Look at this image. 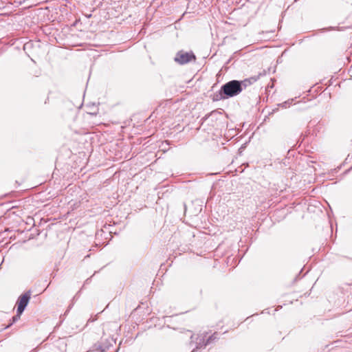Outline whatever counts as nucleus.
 I'll return each instance as SVG.
<instances>
[{
	"label": "nucleus",
	"instance_id": "nucleus-1",
	"mask_svg": "<svg viewBox=\"0 0 352 352\" xmlns=\"http://www.w3.org/2000/svg\"><path fill=\"white\" fill-rule=\"evenodd\" d=\"M221 87L223 94L228 98L236 96L242 91L241 87H240L239 82L237 80H232L223 85Z\"/></svg>",
	"mask_w": 352,
	"mask_h": 352
},
{
	"label": "nucleus",
	"instance_id": "nucleus-2",
	"mask_svg": "<svg viewBox=\"0 0 352 352\" xmlns=\"http://www.w3.org/2000/svg\"><path fill=\"white\" fill-rule=\"evenodd\" d=\"M195 60L196 56L192 52H186L183 50L179 51L174 58V60L179 65H185Z\"/></svg>",
	"mask_w": 352,
	"mask_h": 352
},
{
	"label": "nucleus",
	"instance_id": "nucleus-3",
	"mask_svg": "<svg viewBox=\"0 0 352 352\" xmlns=\"http://www.w3.org/2000/svg\"><path fill=\"white\" fill-rule=\"evenodd\" d=\"M31 298V292L28 291L25 294L21 295L17 300V309L16 311L19 314H22L25 307H27L30 299Z\"/></svg>",
	"mask_w": 352,
	"mask_h": 352
},
{
	"label": "nucleus",
	"instance_id": "nucleus-4",
	"mask_svg": "<svg viewBox=\"0 0 352 352\" xmlns=\"http://www.w3.org/2000/svg\"><path fill=\"white\" fill-rule=\"evenodd\" d=\"M261 74H259L257 76H251L248 78H245L243 80H239L240 87H241L242 91L250 85L256 82L260 78Z\"/></svg>",
	"mask_w": 352,
	"mask_h": 352
},
{
	"label": "nucleus",
	"instance_id": "nucleus-5",
	"mask_svg": "<svg viewBox=\"0 0 352 352\" xmlns=\"http://www.w3.org/2000/svg\"><path fill=\"white\" fill-rule=\"evenodd\" d=\"M206 335H201L197 337V341H196V348L197 349H200L202 347H205L206 346L204 344L206 342Z\"/></svg>",
	"mask_w": 352,
	"mask_h": 352
},
{
	"label": "nucleus",
	"instance_id": "nucleus-6",
	"mask_svg": "<svg viewBox=\"0 0 352 352\" xmlns=\"http://www.w3.org/2000/svg\"><path fill=\"white\" fill-rule=\"evenodd\" d=\"M226 99H228V98L223 94L221 87L219 91L214 94L213 97H212L213 101H219V100H223Z\"/></svg>",
	"mask_w": 352,
	"mask_h": 352
},
{
	"label": "nucleus",
	"instance_id": "nucleus-7",
	"mask_svg": "<svg viewBox=\"0 0 352 352\" xmlns=\"http://www.w3.org/2000/svg\"><path fill=\"white\" fill-rule=\"evenodd\" d=\"M217 333H213L212 336H209L207 340H206V344H204L205 345H208L209 344H210L212 341L215 340L216 339H217Z\"/></svg>",
	"mask_w": 352,
	"mask_h": 352
},
{
	"label": "nucleus",
	"instance_id": "nucleus-8",
	"mask_svg": "<svg viewBox=\"0 0 352 352\" xmlns=\"http://www.w3.org/2000/svg\"><path fill=\"white\" fill-rule=\"evenodd\" d=\"M76 296H77V294L76 296H74L73 299H72V304L69 306L67 310L65 311V315L67 314L69 311L70 310V309H72V306L74 305V301L76 300Z\"/></svg>",
	"mask_w": 352,
	"mask_h": 352
},
{
	"label": "nucleus",
	"instance_id": "nucleus-9",
	"mask_svg": "<svg viewBox=\"0 0 352 352\" xmlns=\"http://www.w3.org/2000/svg\"><path fill=\"white\" fill-rule=\"evenodd\" d=\"M21 315V314H19V313L16 312V315L12 317V322L17 321L19 319Z\"/></svg>",
	"mask_w": 352,
	"mask_h": 352
},
{
	"label": "nucleus",
	"instance_id": "nucleus-10",
	"mask_svg": "<svg viewBox=\"0 0 352 352\" xmlns=\"http://www.w3.org/2000/svg\"><path fill=\"white\" fill-rule=\"evenodd\" d=\"M113 342H116L115 340L112 338L109 342V345H112Z\"/></svg>",
	"mask_w": 352,
	"mask_h": 352
},
{
	"label": "nucleus",
	"instance_id": "nucleus-11",
	"mask_svg": "<svg viewBox=\"0 0 352 352\" xmlns=\"http://www.w3.org/2000/svg\"><path fill=\"white\" fill-rule=\"evenodd\" d=\"M208 116H209V115H206V116L204 118V120L207 119V118H208Z\"/></svg>",
	"mask_w": 352,
	"mask_h": 352
},
{
	"label": "nucleus",
	"instance_id": "nucleus-12",
	"mask_svg": "<svg viewBox=\"0 0 352 352\" xmlns=\"http://www.w3.org/2000/svg\"><path fill=\"white\" fill-rule=\"evenodd\" d=\"M190 338H191V340H192V339H193V336H190Z\"/></svg>",
	"mask_w": 352,
	"mask_h": 352
}]
</instances>
